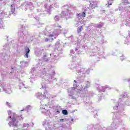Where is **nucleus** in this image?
Here are the masks:
<instances>
[{
	"mask_svg": "<svg viewBox=\"0 0 130 130\" xmlns=\"http://www.w3.org/2000/svg\"><path fill=\"white\" fill-rule=\"evenodd\" d=\"M8 114L10 118L12 119V121L9 123V125L10 126H17L19 121H20L21 119V120H23V118L17 116L15 113H13L11 111H8Z\"/></svg>",
	"mask_w": 130,
	"mask_h": 130,
	"instance_id": "nucleus-1",
	"label": "nucleus"
},
{
	"mask_svg": "<svg viewBox=\"0 0 130 130\" xmlns=\"http://www.w3.org/2000/svg\"><path fill=\"white\" fill-rule=\"evenodd\" d=\"M97 7H98L97 2H92L90 3V8H91L92 9H95V8H97Z\"/></svg>",
	"mask_w": 130,
	"mask_h": 130,
	"instance_id": "nucleus-2",
	"label": "nucleus"
},
{
	"mask_svg": "<svg viewBox=\"0 0 130 130\" xmlns=\"http://www.w3.org/2000/svg\"><path fill=\"white\" fill-rule=\"evenodd\" d=\"M25 49L26 52L25 57L26 58H28V55H29V52H30V49L26 47H25Z\"/></svg>",
	"mask_w": 130,
	"mask_h": 130,
	"instance_id": "nucleus-3",
	"label": "nucleus"
},
{
	"mask_svg": "<svg viewBox=\"0 0 130 130\" xmlns=\"http://www.w3.org/2000/svg\"><path fill=\"white\" fill-rule=\"evenodd\" d=\"M30 126V125L28 123H25L23 124V126L21 127V129L22 130H27V128Z\"/></svg>",
	"mask_w": 130,
	"mask_h": 130,
	"instance_id": "nucleus-4",
	"label": "nucleus"
},
{
	"mask_svg": "<svg viewBox=\"0 0 130 130\" xmlns=\"http://www.w3.org/2000/svg\"><path fill=\"white\" fill-rule=\"evenodd\" d=\"M113 3V0H110L107 4V6L109 7L110 6H111Z\"/></svg>",
	"mask_w": 130,
	"mask_h": 130,
	"instance_id": "nucleus-5",
	"label": "nucleus"
},
{
	"mask_svg": "<svg viewBox=\"0 0 130 130\" xmlns=\"http://www.w3.org/2000/svg\"><path fill=\"white\" fill-rule=\"evenodd\" d=\"M82 30H83V25H82L80 27L78 28V29H77L78 33H81V32H82Z\"/></svg>",
	"mask_w": 130,
	"mask_h": 130,
	"instance_id": "nucleus-6",
	"label": "nucleus"
},
{
	"mask_svg": "<svg viewBox=\"0 0 130 130\" xmlns=\"http://www.w3.org/2000/svg\"><path fill=\"white\" fill-rule=\"evenodd\" d=\"M77 17L78 18V19L79 20H81V19H82V18H83V17L82 16V14H81V13L77 14Z\"/></svg>",
	"mask_w": 130,
	"mask_h": 130,
	"instance_id": "nucleus-7",
	"label": "nucleus"
},
{
	"mask_svg": "<svg viewBox=\"0 0 130 130\" xmlns=\"http://www.w3.org/2000/svg\"><path fill=\"white\" fill-rule=\"evenodd\" d=\"M62 113L64 114V115H68V111H67V110H63L62 111Z\"/></svg>",
	"mask_w": 130,
	"mask_h": 130,
	"instance_id": "nucleus-8",
	"label": "nucleus"
},
{
	"mask_svg": "<svg viewBox=\"0 0 130 130\" xmlns=\"http://www.w3.org/2000/svg\"><path fill=\"white\" fill-rule=\"evenodd\" d=\"M82 18H84V17H86V13L84 12H82Z\"/></svg>",
	"mask_w": 130,
	"mask_h": 130,
	"instance_id": "nucleus-9",
	"label": "nucleus"
},
{
	"mask_svg": "<svg viewBox=\"0 0 130 130\" xmlns=\"http://www.w3.org/2000/svg\"><path fill=\"white\" fill-rule=\"evenodd\" d=\"M45 41L46 42H48V41H49V39L47 38H45Z\"/></svg>",
	"mask_w": 130,
	"mask_h": 130,
	"instance_id": "nucleus-10",
	"label": "nucleus"
},
{
	"mask_svg": "<svg viewBox=\"0 0 130 130\" xmlns=\"http://www.w3.org/2000/svg\"><path fill=\"white\" fill-rule=\"evenodd\" d=\"M6 104L7 105H8V106H9V107H11V105L10 104V103L7 102Z\"/></svg>",
	"mask_w": 130,
	"mask_h": 130,
	"instance_id": "nucleus-11",
	"label": "nucleus"
},
{
	"mask_svg": "<svg viewBox=\"0 0 130 130\" xmlns=\"http://www.w3.org/2000/svg\"><path fill=\"white\" fill-rule=\"evenodd\" d=\"M54 35L53 34H50L49 35V37H53Z\"/></svg>",
	"mask_w": 130,
	"mask_h": 130,
	"instance_id": "nucleus-12",
	"label": "nucleus"
},
{
	"mask_svg": "<svg viewBox=\"0 0 130 130\" xmlns=\"http://www.w3.org/2000/svg\"><path fill=\"white\" fill-rule=\"evenodd\" d=\"M101 27H102V25H97L98 28H101Z\"/></svg>",
	"mask_w": 130,
	"mask_h": 130,
	"instance_id": "nucleus-13",
	"label": "nucleus"
},
{
	"mask_svg": "<svg viewBox=\"0 0 130 130\" xmlns=\"http://www.w3.org/2000/svg\"><path fill=\"white\" fill-rule=\"evenodd\" d=\"M56 113H57V114H58V113H59L60 112H59V111L57 110V111H56Z\"/></svg>",
	"mask_w": 130,
	"mask_h": 130,
	"instance_id": "nucleus-14",
	"label": "nucleus"
},
{
	"mask_svg": "<svg viewBox=\"0 0 130 130\" xmlns=\"http://www.w3.org/2000/svg\"><path fill=\"white\" fill-rule=\"evenodd\" d=\"M63 120H64L63 119H60V121H63Z\"/></svg>",
	"mask_w": 130,
	"mask_h": 130,
	"instance_id": "nucleus-15",
	"label": "nucleus"
},
{
	"mask_svg": "<svg viewBox=\"0 0 130 130\" xmlns=\"http://www.w3.org/2000/svg\"><path fill=\"white\" fill-rule=\"evenodd\" d=\"M58 27H59V28H61V26H58Z\"/></svg>",
	"mask_w": 130,
	"mask_h": 130,
	"instance_id": "nucleus-16",
	"label": "nucleus"
},
{
	"mask_svg": "<svg viewBox=\"0 0 130 130\" xmlns=\"http://www.w3.org/2000/svg\"><path fill=\"white\" fill-rule=\"evenodd\" d=\"M74 82L75 83H77V81H76V80H74Z\"/></svg>",
	"mask_w": 130,
	"mask_h": 130,
	"instance_id": "nucleus-17",
	"label": "nucleus"
},
{
	"mask_svg": "<svg viewBox=\"0 0 130 130\" xmlns=\"http://www.w3.org/2000/svg\"><path fill=\"white\" fill-rule=\"evenodd\" d=\"M11 7H13V5H11Z\"/></svg>",
	"mask_w": 130,
	"mask_h": 130,
	"instance_id": "nucleus-18",
	"label": "nucleus"
},
{
	"mask_svg": "<svg viewBox=\"0 0 130 130\" xmlns=\"http://www.w3.org/2000/svg\"><path fill=\"white\" fill-rule=\"evenodd\" d=\"M52 40H53V39H52Z\"/></svg>",
	"mask_w": 130,
	"mask_h": 130,
	"instance_id": "nucleus-19",
	"label": "nucleus"
},
{
	"mask_svg": "<svg viewBox=\"0 0 130 130\" xmlns=\"http://www.w3.org/2000/svg\"><path fill=\"white\" fill-rule=\"evenodd\" d=\"M13 1H16V0H13Z\"/></svg>",
	"mask_w": 130,
	"mask_h": 130,
	"instance_id": "nucleus-20",
	"label": "nucleus"
}]
</instances>
